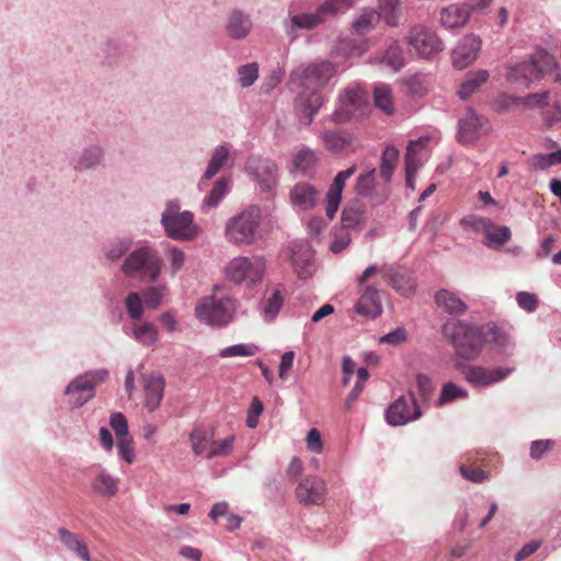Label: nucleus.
Listing matches in <instances>:
<instances>
[{"mask_svg": "<svg viewBox=\"0 0 561 561\" xmlns=\"http://www.w3.org/2000/svg\"><path fill=\"white\" fill-rule=\"evenodd\" d=\"M335 73L336 68L332 62L321 61L309 65L299 75L302 90L296 98L295 107L304 124H311L314 115L323 105L320 90L328 84Z\"/></svg>", "mask_w": 561, "mask_h": 561, "instance_id": "1", "label": "nucleus"}, {"mask_svg": "<svg viewBox=\"0 0 561 561\" xmlns=\"http://www.w3.org/2000/svg\"><path fill=\"white\" fill-rule=\"evenodd\" d=\"M443 334L453 344L456 355L465 360H474L485 344L483 325L477 327L465 321L447 322Z\"/></svg>", "mask_w": 561, "mask_h": 561, "instance_id": "2", "label": "nucleus"}, {"mask_svg": "<svg viewBox=\"0 0 561 561\" xmlns=\"http://www.w3.org/2000/svg\"><path fill=\"white\" fill-rule=\"evenodd\" d=\"M554 65V57L540 49L531 56L530 60L510 65L506 80L513 84L529 88L533 81L540 80Z\"/></svg>", "mask_w": 561, "mask_h": 561, "instance_id": "3", "label": "nucleus"}, {"mask_svg": "<svg viewBox=\"0 0 561 561\" xmlns=\"http://www.w3.org/2000/svg\"><path fill=\"white\" fill-rule=\"evenodd\" d=\"M262 214L257 206L251 205L231 217L225 227V236L233 244L254 243L261 225Z\"/></svg>", "mask_w": 561, "mask_h": 561, "instance_id": "4", "label": "nucleus"}, {"mask_svg": "<svg viewBox=\"0 0 561 561\" xmlns=\"http://www.w3.org/2000/svg\"><path fill=\"white\" fill-rule=\"evenodd\" d=\"M368 94L358 84H350L340 94L339 105L332 113V122L344 124L364 117L369 112Z\"/></svg>", "mask_w": 561, "mask_h": 561, "instance_id": "5", "label": "nucleus"}, {"mask_svg": "<svg viewBox=\"0 0 561 561\" xmlns=\"http://www.w3.org/2000/svg\"><path fill=\"white\" fill-rule=\"evenodd\" d=\"M379 274L383 280L391 286L399 295L410 297L415 294L416 280L411 271L401 266L374 264L368 266L359 276V282L369 280Z\"/></svg>", "mask_w": 561, "mask_h": 561, "instance_id": "6", "label": "nucleus"}, {"mask_svg": "<svg viewBox=\"0 0 561 561\" xmlns=\"http://www.w3.org/2000/svg\"><path fill=\"white\" fill-rule=\"evenodd\" d=\"M193 219L194 216L191 211H180V205L176 202H169L162 214L161 222L169 238L188 241L198 234V227Z\"/></svg>", "mask_w": 561, "mask_h": 561, "instance_id": "7", "label": "nucleus"}, {"mask_svg": "<svg viewBox=\"0 0 561 561\" xmlns=\"http://www.w3.org/2000/svg\"><path fill=\"white\" fill-rule=\"evenodd\" d=\"M194 455L205 459L229 456L234 447L236 436L229 435L224 439H215L214 433L204 428H194L188 436Z\"/></svg>", "mask_w": 561, "mask_h": 561, "instance_id": "8", "label": "nucleus"}, {"mask_svg": "<svg viewBox=\"0 0 561 561\" xmlns=\"http://www.w3.org/2000/svg\"><path fill=\"white\" fill-rule=\"evenodd\" d=\"M265 268L266 262L263 256H237L228 263L225 272L227 278L236 284L248 282L255 285L262 280Z\"/></svg>", "mask_w": 561, "mask_h": 561, "instance_id": "9", "label": "nucleus"}, {"mask_svg": "<svg viewBox=\"0 0 561 561\" xmlns=\"http://www.w3.org/2000/svg\"><path fill=\"white\" fill-rule=\"evenodd\" d=\"M232 312L233 304L229 298L205 297L195 308L197 319L211 325L227 324L232 318Z\"/></svg>", "mask_w": 561, "mask_h": 561, "instance_id": "10", "label": "nucleus"}, {"mask_svg": "<svg viewBox=\"0 0 561 561\" xmlns=\"http://www.w3.org/2000/svg\"><path fill=\"white\" fill-rule=\"evenodd\" d=\"M410 47L421 58H432L443 50V42L437 34L423 25L411 28L408 37Z\"/></svg>", "mask_w": 561, "mask_h": 561, "instance_id": "11", "label": "nucleus"}, {"mask_svg": "<svg viewBox=\"0 0 561 561\" xmlns=\"http://www.w3.org/2000/svg\"><path fill=\"white\" fill-rule=\"evenodd\" d=\"M161 262L148 248L134 251L125 261L123 272L127 276H134L137 272L148 275L150 280H156L160 274Z\"/></svg>", "mask_w": 561, "mask_h": 561, "instance_id": "12", "label": "nucleus"}, {"mask_svg": "<svg viewBox=\"0 0 561 561\" xmlns=\"http://www.w3.org/2000/svg\"><path fill=\"white\" fill-rule=\"evenodd\" d=\"M422 411L414 393L410 392L409 398L401 396L389 405L386 420L392 426H401L420 419Z\"/></svg>", "mask_w": 561, "mask_h": 561, "instance_id": "13", "label": "nucleus"}, {"mask_svg": "<svg viewBox=\"0 0 561 561\" xmlns=\"http://www.w3.org/2000/svg\"><path fill=\"white\" fill-rule=\"evenodd\" d=\"M108 376V371L106 369H99L93 371H88L83 375L76 377L66 388L65 393L76 394V393H84L88 394L85 397H80L76 400L75 405L77 408L83 405L94 396V389L98 385L105 381Z\"/></svg>", "mask_w": 561, "mask_h": 561, "instance_id": "14", "label": "nucleus"}, {"mask_svg": "<svg viewBox=\"0 0 561 561\" xmlns=\"http://www.w3.org/2000/svg\"><path fill=\"white\" fill-rule=\"evenodd\" d=\"M514 368L495 367L486 368L477 365L465 366L461 370L463 378L473 387H490L506 379Z\"/></svg>", "mask_w": 561, "mask_h": 561, "instance_id": "15", "label": "nucleus"}, {"mask_svg": "<svg viewBox=\"0 0 561 561\" xmlns=\"http://www.w3.org/2000/svg\"><path fill=\"white\" fill-rule=\"evenodd\" d=\"M458 125V137L461 144H473L491 129L489 121L477 115L472 110L463 114Z\"/></svg>", "mask_w": 561, "mask_h": 561, "instance_id": "16", "label": "nucleus"}, {"mask_svg": "<svg viewBox=\"0 0 561 561\" xmlns=\"http://www.w3.org/2000/svg\"><path fill=\"white\" fill-rule=\"evenodd\" d=\"M357 285L360 288V295L355 310L358 314L376 318L382 312L381 293L375 284H368V280L359 282L357 278Z\"/></svg>", "mask_w": 561, "mask_h": 561, "instance_id": "17", "label": "nucleus"}, {"mask_svg": "<svg viewBox=\"0 0 561 561\" xmlns=\"http://www.w3.org/2000/svg\"><path fill=\"white\" fill-rule=\"evenodd\" d=\"M296 497L304 505L323 504L327 497L325 482L317 476L302 479L297 485Z\"/></svg>", "mask_w": 561, "mask_h": 561, "instance_id": "18", "label": "nucleus"}, {"mask_svg": "<svg viewBox=\"0 0 561 561\" xmlns=\"http://www.w3.org/2000/svg\"><path fill=\"white\" fill-rule=\"evenodd\" d=\"M245 169L263 191H270L274 187L277 167L273 161L261 158H250Z\"/></svg>", "mask_w": 561, "mask_h": 561, "instance_id": "19", "label": "nucleus"}, {"mask_svg": "<svg viewBox=\"0 0 561 561\" xmlns=\"http://www.w3.org/2000/svg\"><path fill=\"white\" fill-rule=\"evenodd\" d=\"M480 49L481 39L478 36L473 34L463 36L453 50L454 66L458 69L468 67L477 59Z\"/></svg>", "mask_w": 561, "mask_h": 561, "instance_id": "20", "label": "nucleus"}, {"mask_svg": "<svg viewBox=\"0 0 561 561\" xmlns=\"http://www.w3.org/2000/svg\"><path fill=\"white\" fill-rule=\"evenodd\" d=\"M356 165H352L346 170L340 171L333 179L327 195H325V214L330 219H333L339 210L342 192L346 181L356 172Z\"/></svg>", "mask_w": 561, "mask_h": 561, "instance_id": "21", "label": "nucleus"}, {"mask_svg": "<svg viewBox=\"0 0 561 561\" xmlns=\"http://www.w3.org/2000/svg\"><path fill=\"white\" fill-rule=\"evenodd\" d=\"M291 263L299 278H308L313 274V251L308 243L295 242L290 247Z\"/></svg>", "mask_w": 561, "mask_h": 561, "instance_id": "22", "label": "nucleus"}, {"mask_svg": "<svg viewBox=\"0 0 561 561\" xmlns=\"http://www.w3.org/2000/svg\"><path fill=\"white\" fill-rule=\"evenodd\" d=\"M473 4L453 3L440 11V23L446 28H458L467 24L472 11Z\"/></svg>", "mask_w": 561, "mask_h": 561, "instance_id": "23", "label": "nucleus"}, {"mask_svg": "<svg viewBox=\"0 0 561 561\" xmlns=\"http://www.w3.org/2000/svg\"><path fill=\"white\" fill-rule=\"evenodd\" d=\"M121 480L103 468H100L91 481V489L94 493L104 497H114L119 490Z\"/></svg>", "mask_w": 561, "mask_h": 561, "instance_id": "24", "label": "nucleus"}, {"mask_svg": "<svg viewBox=\"0 0 561 561\" xmlns=\"http://www.w3.org/2000/svg\"><path fill=\"white\" fill-rule=\"evenodd\" d=\"M319 192L309 183H297L290 191L291 203L301 209H311L316 206Z\"/></svg>", "mask_w": 561, "mask_h": 561, "instance_id": "25", "label": "nucleus"}, {"mask_svg": "<svg viewBox=\"0 0 561 561\" xmlns=\"http://www.w3.org/2000/svg\"><path fill=\"white\" fill-rule=\"evenodd\" d=\"M164 391V379L159 374H151L145 380L146 407L149 411L159 408Z\"/></svg>", "mask_w": 561, "mask_h": 561, "instance_id": "26", "label": "nucleus"}, {"mask_svg": "<svg viewBox=\"0 0 561 561\" xmlns=\"http://www.w3.org/2000/svg\"><path fill=\"white\" fill-rule=\"evenodd\" d=\"M282 293V285H276L271 289H266L265 297L261 304V310L265 320L272 321L278 314L284 304V297Z\"/></svg>", "mask_w": 561, "mask_h": 561, "instance_id": "27", "label": "nucleus"}, {"mask_svg": "<svg viewBox=\"0 0 561 561\" xmlns=\"http://www.w3.org/2000/svg\"><path fill=\"white\" fill-rule=\"evenodd\" d=\"M489 71L485 69H477L467 72L458 90L459 98L462 100L469 99L489 80Z\"/></svg>", "mask_w": 561, "mask_h": 561, "instance_id": "28", "label": "nucleus"}, {"mask_svg": "<svg viewBox=\"0 0 561 561\" xmlns=\"http://www.w3.org/2000/svg\"><path fill=\"white\" fill-rule=\"evenodd\" d=\"M353 7L354 0H324L317 7L316 11L322 24L329 19L346 13Z\"/></svg>", "mask_w": 561, "mask_h": 561, "instance_id": "29", "label": "nucleus"}, {"mask_svg": "<svg viewBox=\"0 0 561 561\" xmlns=\"http://www.w3.org/2000/svg\"><path fill=\"white\" fill-rule=\"evenodd\" d=\"M430 138L421 137L410 141L405 153V173L417 172L422 164L421 152L427 147Z\"/></svg>", "mask_w": 561, "mask_h": 561, "instance_id": "30", "label": "nucleus"}, {"mask_svg": "<svg viewBox=\"0 0 561 561\" xmlns=\"http://www.w3.org/2000/svg\"><path fill=\"white\" fill-rule=\"evenodd\" d=\"M435 300L439 308L451 314H462L467 310V305L455 293L447 289L438 290Z\"/></svg>", "mask_w": 561, "mask_h": 561, "instance_id": "31", "label": "nucleus"}, {"mask_svg": "<svg viewBox=\"0 0 561 561\" xmlns=\"http://www.w3.org/2000/svg\"><path fill=\"white\" fill-rule=\"evenodd\" d=\"M252 27L251 20L248 15L243 14L239 10H234L228 20L227 31L229 36L233 38H243L245 37Z\"/></svg>", "mask_w": 561, "mask_h": 561, "instance_id": "32", "label": "nucleus"}, {"mask_svg": "<svg viewBox=\"0 0 561 561\" xmlns=\"http://www.w3.org/2000/svg\"><path fill=\"white\" fill-rule=\"evenodd\" d=\"M484 328V337L485 344H491L495 347L504 348L507 347L511 343V334L510 331L500 327L496 323L489 322L483 324Z\"/></svg>", "mask_w": 561, "mask_h": 561, "instance_id": "33", "label": "nucleus"}, {"mask_svg": "<svg viewBox=\"0 0 561 561\" xmlns=\"http://www.w3.org/2000/svg\"><path fill=\"white\" fill-rule=\"evenodd\" d=\"M59 538L61 542L71 551L77 553L83 561H90L88 547L81 541L77 534L69 531L66 528H59Z\"/></svg>", "mask_w": 561, "mask_h": 561, "instance_id": "34", "label": "nucleus"}, {"mask_svg": "<svg viewBox=\"0 0 561 561\" xmlns=\"http://www.w3.org/2000/svg\"><path fill=\"white\" fill-rule=\"evenodd\" d=\"M401 15L400 0H379L377 16L382 19L387 25L397 26Z\"/></svg>", "mask_w": 561, "mask_h": 561, "instance_id": "35", "label": "nucleus"}, {"mask_svg": "<svg viewBox=\"0 0 561 561\" xmlns=\"http://www.w3.org/2000/svg\"><path fill=\"white\" fill-rule=\"evenodd\" d=\"M321 138L324 147L332 152H341L352 144V138L348 134L335 130L323 131Z\"/></svg>", "mask_w": 561, "mask_h": 561, "instance_id": "36", "label": "nucleus"}, {"mask_svg": "<svg viewBox=\"0 0 561 561\" xmlns=\"http://www.w3.org/2000/svg\"><path fill=\"white\" fill-rule=\"evenodd\" d=\"M374 102L376 107H378L387 115L394 113L393 93L392 89L388 84L380 83L375 87Z\"/></svg>", "mask_w": 561, "mask_h": 561, "instance_id": "37", "label": "nucleus"}, {"mask_svg": "<svg viewBox=\"0 0 561 561\" xmlns=\"http://www.w3.org/2000/svg\"><path fill=\"white\" fill-rule=\"evenodd\" d=\"M209 517L214 522H217L219 517H225V527L230 531L237 529L242 522L241 517L229 512V505L226 502L216 503L209 512Z\"/></svg>", "mask_w": 561, "mask_h": 561, "instance_id": "38", "label": "nucleus"}, {"mask_svg": "<svg viewBox=\"0 0 561 561\" xmlns=\"http://www.w3.org/2000/svg\"><path fill=\"white\" fill-rule=\"evenodd\" d=\"M379 21L377 12L373 9L363 10L362 14L352 23V30L357 35H365L371 32Z\"/></svg>", "mask_w": 561, "mask_h": 561, "instance_id": "39", "label": "nucleus"}, {"mask_svg": "<svg viewBox=\"0 0 561 561\" xmlns=\"http://www.w3.org/2000/svg\"><path fill=\"white\" fill-rule=\"evenodd\" d=\"M398 159L399 150L391 145L387 146L382 152L380 163V176L383 181L389 182L391 180Z\"/></svg>", "mask_w": 561, "mask_h": 561, "instance_id": "40", "label": "nucleus"}, {"mask_svg": "<svg viewBox=\"0 0 561 561\" xmlns=\"http://www.w3.org/2000/svg\"><path fill=\"white\" fill-rule=\"evenodd\" d=\"M227 193L228 180L221 178L218 181H216L210 193L204 198L202 204V210L206 213L208 209L217 207L221 199L227 195Z\"/></svg>", "mask_w": 561, "mask_h": 561, "instance_id": "41", "label": "nucleus"}, {"mask_svg": "<svg viewBox=\"0 0 561 561\" xmlns=\"http://www.w3.org/2000/svg\"><path fill=\"white\" fill-rule=\"evenodd\" d=\"M133 334L135 340L145 346L154 344L159 335L157 327L151 322L135 324Z\"/></svg>", "mask_w": 561, "mask_h": 561, "instance_id": "42", "label": "nucleus"}, {"mask_svg": "<svg viewBox=\"0 0 561 561\" xmlns=\"http://www.w3.org/2000/svg\"><path fill=\"white\" fill-rule=\"evenodd\" d=\"M459 472L461 477L473 483H483L490 476L481 467L476 466V461L468 457L466 462L460 465Z\"/></svg>", "mask_w": 561, "mask_h": 561, "instance_id": "43", "label": "nucleus"}, {"mask_svg": "<svg viewBox=\"0 0 561 561\" xmlns=\"http://www.w3.org/2000/svg\"><path fill=\"white\" fill-rule=\"evenodd\" d=\"M468 398V391L457 386L454 382H446L443 385L439 397L437 399V405L443 407L445 404H448L455 400L459 399H467Z\"/></svg>", "mask_w": 561, "mask_h": 561, "instance_id": "44", "label": "nucleus"}, {"mask_svg": "<svg viewBox=\"0 0 561 561\" xmlns=\"http://www.w3.org/2000/svg\"><path fill=\"white\" fill-rule=\"evenodd\" d=\"M317 163L318 156L313 150L309 148H304L299 150L294 159L295 169L300 171L302 174H307L310 171H312Z\"/></svg>", "mask_w": 561, "mask_h": 561, "instance_id": "45", "label": "nucleus"}, {"mask_svg": "<svg viewBox=\"0 0 561 561\" xmlns=\"http://www.w3.org/2000/svg\"><path fill=\"white\" fill-rule=\"evenodd\" d=\"M407 92L412 98H422L428 92L430 79L425 75H414L404 81Z\"/></svg>", "mask_w": 561, "mask_h": 561, "instance_id": "46", "label": "nucleus"}, {"mask_svg": "<svg viewBox=\"0 0 561 561\" xmlns=\"http://www.w3.org/2000/svg\"><path fill=\"white\" fill-rule=\"evenodd\" d=\"M380 62L391 68L393 71H399L404 64L402 48L398 43H392L383 54Z\"/></svg>", "mask_w": 561, "mask_h": 561, "instance_id": "47", "label": "nucleus"}, {"mask_svg": "<svg viewBox=\"0 0 561 561\" xmlns=\"http://www.w3.org/2000/svg\"><path fill=\"white\" fill-rule=\"evenodd\" d=\"M460 226L465 230H472L477 232H484L489 231V228H493V221L489 218L481 217L474 214H470L465 216L460 220Z\"/></svg>", "mask_w": 561, "mask_h": 561, "instance_id": "48", "label": "nucleus"}, {"mask_svg": "<svg viewBox=\"0 0 561 561\" xmlns=\"http://www.w3.org/2000/svg\"><path fill=\"white\" fill-rule=\"evenodd\" d=\"M228 156H229V150L226 147H224V146L218 147L215 150V152L208 163L207 170L205 172V178L209 180L213 176H215L217 174V172L226 163Z\"/></svg>", "mask_w": 561, "mask_h": 561, "instance_id": "49", "label": "nucleus"}, {"mask_svg": "<svg viewBox=\"0 0 561 561\" xmlns=\"http://www.w3.org/2000/svg\"><path fill=\"white\" fill-rule=\"evenodd\" d=\"M375 169H371L370 171L358 175V178L356 179V184L354 186L355 193L359 196L370 195L375 188Z\"/></svg>", "mask_w": 561, "mask_h": 561, "instance_id": "50", "label": "nucleus"}, {"mask_svg": "<svg viewBox=\"0 0 561 561\" xmlns=\"http://www.w3.org/2000/svg\"><path fill=\"white\" fill-rule=\"evenodd\" d=\"M117 439V454L127 463L135 462V443L131 435H127Z\"/></svg>", "mask_w": 561, "mask_h": 561, "instance_id": "51", "label": "nucleus"}, {"mask_svg": "<svg viewBox=\"0 0 561 561\" xmlns=\"http://www.w3.org/2000/svg\"><path fill=\"white\" fill-rule=\"evenodd\" d=\"M259 351V347L254 344H237L221 350L219 355L222 358L234 356L248 357L257 354Z\"/></svg>", "mask_w": 561, "mask_h": 561, "instance_id": "52", "label": "nucleus"}, {"mask_svg": "<svg viewBox=\"0 0 561 561\" xmlns=\"http://www.w3.org/2000/svg\"><path fill=\"white\" fill-rule=\"evenodd\" d=\"M291 24L297 28L312 30L321 24V19L317 11L313 13H302L291 16Z\"/></svg>", "mask_w": 561, "mask_h": 561, "instance_id": "53", "label": "nucleus"}, {"mask_svg": "<svg viewBox=\"0 0 561 561\" xmlns=\"http://www.w3.org/2000/svg\"><path fill=\"white\" fill-rule=\"evenodd\" d=\"M363 211L359 206L347 205L342 211V225L344 228H354L362 219Z\"/></svg>", "mask_w": 561, "mask_h": 561, "instance_id": "54", "label": "nucleus"}, {"mask_svg": "<svg viewBox=\"0 0 561 561\" xmlns=\"http://www.w3.org/2000/svg\"><path fill=\"white\" fill-rule=\"evenodd\" d=\"M485 237L491 243H494L496 245H503L511 239L512 233L508 227H496L493 224V228H489V231H486Z\"/></svg>", "mask_w": 561, "mask_h": 561, "instance_id": "55", "label": "nucleus"}, {"mask_svg": "<svg viewBox=\"0 0 561 561\" xmlns=\"http://www.w3.org/2000/svg\"><path fill=\"white\" fill-rule=\"evenodd\" d=\"M415 381L419 397L423 401H428L434 392V385L432 379L424 374H417Z\"/></svg>", "mask_w": 561, "mask_h": 561, "instance_id": "56", "label": "nucleus"}, {"mask_svg": "<svg viewBox=\"0 0 561 561\" xmlns=\"http://www.w3.org/2000/svg\"><path fill=\"white\" fill-rule=\"evenodd\" d=\"M110 425L115 433L116 438H121L129 434L126 416L121 412H115L110 417Z\"/></svg>", "mask_w": 561, "mask_h": 561, "instance_id": "57", "label": "nucleus"}, {"mask_svg": "<svg viewBox=\"0 0 561 561\" xmlns=\"http://www.w3.org/2000/svg\"><path fill=\"white\" fill-rule=\"evenodd\" d=\"M126 309L130 318L139 320L142 316L144 308L140 296L137 293H130L126 297Z\"/></svg>", "mask_w": 561, "mask_h": 561, "instance_id": "58", "label": "nucleus"}, {"mask_svg": "<svg viewBox=\"0 0 561 561\" xmlns=\"http://www.w3.org/2000/svg\"><path fill=\"white\" fill-rule=\"evenodd\" d=\"M102 156V151L98 147L90 148L85 150L80 160L78 161L76 168L83 170L89 169L96 163H99Z\"/></svg>", "mask_w": 561, "mask_h": 561, "instance_id": "59", "label": "nucleus"}, {"mask_svg": "<svg viewBox=\"0 0 561 561\" xmlns=\"http://www.w3.org/2000/svg\"><path fill=\"white\" fill-rule=\"evenodd\" d=\"M257 73L259 69L256 64L241 66L239 68L240 84L244 88L252 85L257 79Z\"/></svg>", "mask_w": 561, "mask_h": 561, "instance_id": "60", "label": "nucleus"}, {"mask_svg": "<svg viewBox=\"0 0 561 561\" xmlns=\"http://www.w3.org/2000/svg\"><path fill=\"white\" fill-rule=\"evenodd\" d=\"M516 301L517 305L527 312H534L539 305L537 295L528 291L517 293Z\"/></svg>", "mask_w": 561, "mask_h": 561, "instance_id": "61", "label": "nucleus"}, {"mask_svg": "<svg viewBox=\"0 0 561 561\" xmlns=\"http://www.w3.org/2000/svg\"><path fill=\"white\" fill-rule=\"evenodd\" d=\"M340 50L347 56L358 57L366 50V45L364 42L357 43L355 39H344L340 44Z\"/></svg>", "mask_w": 561, "mask_h": 561, "instance_id": "62", "label": "nucleus"}, {"mask_svg": "<svg viewBox=\"0 0 561 561\" xmlns=\"http://www.w3.org/2000/svg\"><path fill=\"white\" fill-rule=\"evenodd\" d=\"M263 412V403L257 398L254 397L251 401L250 408L248 410V416H247V425L250 428H255L259 423V416Z\"/></svg>", "mask_w": 561, "mask_h": 561, "instance_id": "63", "label": "nucleus"}, {"mask_svg": "<svg viewBox=\"0 0 561 561\" xmlns=\"http://www.w3.org/2000/svg\"><path fill=\"white\" fill-rule=\"evenodd\" d=\"M295 358V353L293 351L285 352L280 357V363L278 367V376L282 380H286L288 378V374L293 368Z\"/></svg>", "mask_w": 561, "mask_h": 561, "instance_id": "64", "label": "nucleus"}]
</instances>
